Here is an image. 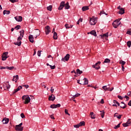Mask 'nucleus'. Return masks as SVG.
I'll return each mask as SVG.
<instances>
[{"mask_svg":"<svg viewBox=\"0 0 131 131\" xmlns=\"http://www.w3.org/2000/svg\"><path fill=\"white\" fill-rule=\"evenodd\" d=\"M20 36H19L17 38V41L16 42H14V45L15 46H18V47H20L21 46V40H22V38H23V37L24 36V31L23 30H21L20 32Z\"/></svg>","mask_w":131,"mask_h":131,"instance_id":"nucleus-1","label":"nucleus"},{"mask_svg":"<svg viewBox=\"0 0 131 131\" xmlns=\"http://www.w3.org/2000/svg\"><path fill=\"white\" fill-rule=\"evenodd\" d=\"M24 104H27L30 102V97L29 95H24L22 97Z\"/></svg>","mask_w":131,"mask_h":131,"instance_id":"nucleus-2","label":"nucleus"},{"mask_svg":"<svg viewBox=\"0 0 131 131\" xmlns=\"http://www.w3.org/2000/svg\"><path fill=\"white\" fill-rule=\"evenodd\" d=\"M23 125V123H20L18 125H15V129L16 131H22L23 130V128H24V127L22 126Z\"/></svg>","mask_w":131,"mask_h":131,"instance_id":"nucleus-3","label":"nucleus"},{"mask_svg":"<svg viewBox=\"0 0 131 131\" xmlns=\"http://www.w3.org/2000/svg\"><path fill=\"white\" fill-rule=\"evenodd\" d=\"M120 23H119V20L116 19L113 23V26L114 28H117L119 26Z\"/></svg>","mask_w":131,"mask_h":131,"instance_id":"nucleus-4","label":"nucleus"},{"mask_svg":"<svg viewBox=\"0 0 131 131\" xmlns=\"http://www.w3.org/2000/svg\"><path fill=\"white\" fill-rule=\"evenodd\" d=\"M101 64L100 61H98L97 63H95V64H93L92 66L93 68H95L96 70H98V69H100V67H99V65Z\"/></svg>","mask_w":131,"mask_h":131,"instance_id":"nucleus-5","label":"nucleus"},{"mask_svg":"<svg viewBox=\"0 0 131 131\" xmlns=\"http://www.w3.org/2000/svg\"><path fill=\"white\" fill-rule=\"evenodd\" d=\"M80 84H89V80L84 78L83 80H81Z\"/></svg>","mask_w":131,"mask_h":131,"instance_id":"nucleus-6","label":"nucleus"},{"mask_svg":"<svg viewBox=\"0 0 131 131\" xmlns=\"http://www.w3.org/2000/svg\"><path fill=\"white\" fill-rule=\"evenodd\" d=\"M96 23H97V20H96L94 17L90 18V24H91V25H95Z\"/></svg>","mask_w":131,"mask_h":131,"instance_id":"nucleus-7","label":"nucleus"},{"mask_svg":"<svg viewBox=\"0 0 131 131\" xmlns=\"http://www.w3.org/2000/svg\"><path fill=\"white\" fill-rule=\"evenodd\" d=\"M8 54H9L8 52H5L3 53L2 55V60L3 61H6L8 58Z\"/></svg>","mask_w":131,"mask_h":131,"instance_id":"nucleus-8","label":"nucleus"},{"mask_svg":"<svg viewBox=\"0 0 131 131\" xmlns=\"http://www.w3.org/2000/svg\"><path fill=\"white\" fill-rule=\"evenodd\" d=\"M70 58V55L69 54H67L64 57L62 58L61 59V61H63V62H66V61H68L69 60V58Z\"/></svg>","mask_w":131,"mask_h":131,"instance_id":"nucleus-9","label":"nucleus"},{"mask_svg":"<svg viewBox=\"0 0 131 131\" xmlns=\"http://www.w3.org/2000/svg\"><path fill=\"white\" fill-rule=\"evenodd\" d=\"M39 34H40V31L38 29H36L34 33V35L35 36V38H37V36H39Z\"/></svg>","mask_w":131,"mask_h":131,"instance_id":"nucleus-10","label":"nucleus"},{"mask_svg":"<svg viewBox=\"0 0 131 131\" xmlns=\"http://www.w3.org/2000/svg\"><path fill=\"white\" fill-rule=\"evenodd\" d=\"M45 32L47 35L49 34V33L51 32V28H50V26H47L45 27Z\"/></svg>","mask_w":131,"mask_h":131,"instance_id":"nucleus-11","label":"nucleus"},{"mask_svg":"<svg viewBox=\"0 0 131 131\" xmlns=\"http://www.w3.org/2000/svg\"><path fill=\"white\" fill-rule=\"evenodd\" d=\"M64 7H65V2L62 1L61 2L60 6L58 8V10H62L63 8H64Z\"/></svg>","mask_w":131,"mask_h":131,"instance_id":"nucleus-12","label":"nucleus"},{"mask_svg":"<svg viewBox=\"0 0 131 131\" xmlns=\"http://www.w3.org/2000/svg\"><path fill=\"white\" fill-rule=\"evenodd\" d=\"M50 107L52 108V109H55V108H59V107H61V104L60 103H58L57 104H52L50 106Z\"/></svg>","mask_w":131,"mask_h":131,"instance_id":"nucleus-13","label":"nucleus"},{"mask_svg":"<svg viewBox=\"0 0 131 131\" xmlns=\"http://www.w3.org/2000/svg\"><path fill=\"white\" fill-rule=\"evenodd\" d=\"M55 99H56V97H55V95L53 94H52L51 96H49L48 100L49 101H52L53 102H54Z\"/></svg>","mask_w":131,"mask_h":131,"instance_id":"nucleus-14","label":"nucleus"},{"mask_svg":"<svg viewBox=\"0 0 131 131\" xmlns=\"http://www.w3.org/2000/svg\"><path fill=\"white\" fill-rule=\"evenodd\" d=\"M14 18L17 22H22V20H23V18L21 16H16Z\"/></svg>","mask_w":131,"mask_h":131,"instance_id":"nucleus-15","label":"nucleus"},{"mask_svg":"<svg viewBox=\"0 0 131 131\" xmlns=\"http://www.w3.org/2000/svg\"><path fill=\"white\" fill-rule=\"evenodd\" d=\"M22 89V86H19L16 89L14 90V91L12 92L13 95H15L16 93L19 92L20 90Z\"/></svg>","mask_w":131,"mask_h":131,"instance_id":"nucleus-16","label":"nucleus"},{"mask_svg":"<svg viewBox=\"0 0 131 131\" xmlns=\"http://www.w3.org/2000/svg\"><path fill=\"white\" fill-rule=\"evenodd\" d=\"M29 39L30 42H32V43H33V42H34V40H33L34 39V38H33V35H30L29 36Z\"/></svg>","mask_w":131,"mask_h":131,"instance_id":"nucleus-17","label":"nucleus"},{"mask_svg":"<svg viewBox=\"0 0 131 131\" xmlns=\"http://www.w3.org/2000/svg\"><path fill=\"white\" fill-rule=\"evenodd\" d=\"M9 119L5 118L2 120V122L3 124H7V123H9Z\"/></svg>","mask_w":131,"mask_h":131,"instance_id":"nucleus-18","label":"nucleus"},{"mask_svg":"<svg viewBox=\"0 0 131 131\" xmlns=\"http://www.w3.org/2000/svg\"><path fill=\"white\" fill-rule=\"evenodd\" d=\"M18 79H19V76L18 75L13 76V78L12 79L13 81H15V82H17L18 81Z\"/></svg>","mask_w":131,"mask_h":131,"instance_id":"nucleus-19","label":"nucleus"},{"mask_svg":"<svg viewBox=\"0 0 131 131\" xmlns=\"http://www.w3.org/2000/svg\"><path fill=\"white\" fill-rule=\"evenodd\" d=\"M114 117H117L118 119H121V116H122V115H119L118 113H116L114 115Z\"/></svg>","mask_w":131,"mask_h":131,"instance_id":"nucleus-20","label":"nucleus"},{"mask_svg":"<svg viewBox=\"0 0 131 131\" xmlns=\"http://www.w3.org/2000/svg\"><path fill=\"white\" fill-rule=\"evenodd\" d=\"M64 7L66 10H68L70 9V6H69V3L67 2L66 4H64Z\"/></svg>","mask_w":131,"mask_h":131,"instance_id":"nucleus-21","label":"nucleus"},{"mask_svg":"<svg viewBox=\"0 0 131 131\" xmlns=\"http://www.w3.org/2000/svg\"><path fill=\"white\" fill-rule=\"evenodd\" d=\"M53 38L54 39H58V34L56 32L53 33Z\"/></svg>","mask_w":131,"mask_h":131,"instance_id":"nucleus-22","label":"nucleus"},{"mask_svg":"<svg viewBox=\"0 0 131 131\" xmlns=\"http://www.w3.org/2000/svg\"><path fill=\"white\" fill-rule=\"evenodd\" d=\"M82 10L83 12H85V11H88L89 10V6H84L82 8Z\"/></svg>","mask_w":131,"mask_h":131,"instance_id":"nucleus-23","label":"nucleus"},{"mask_svg":"<svg viewBox=\"0 0 131 131\" xmlns=\"http://www.w3.org/2000/svg\"><path fill=\"white\" fill-rule=\"evenodd\" d=\"M108 33H106L105 34H104L103 35H100L101 38H104V37H108Z\"/></svg>","mask_w":131,"mask_h":131,"instance_id":"nucleus-24","label":"nucleus"},{"mask_svg":"<svg viewBox=\"0 0 131 131\" xmlns=\"http://www.w3.org/2000/svg\"><path fill=\"white\" fill-rule=\"evenodd\" d=\"M90 34H92V35H94V36H97V32L96 31L93 30L90 32Z\"/></svg>","mask_w":131,"mask_h":131,"instance_id":"nucleus-25","label":"nucleus"},{"mask_svg":"<svg viewBox=\"0 0 131 131\" xmlns=\"http://www.w3.org/2000/svg\"><path fill=\"white\" fill-rule=\"evenodd\" d=\"M124 13V9L121 8V10L119 11V14H120L121 15H123Z\"/></svg>","mask_w":131,"mask_h":131,"instance_id":"nucleus-26","label":"nucleus"},{"mask_svg":"<svg viewBox=\"0 0 131 131\" xmlns=\"http://www.w3.org/2000/svg\"><path fill=\"white\" fill-rule=\"evenodd\" d=\"M64 26L67 29H69V28H72V26L69 25L67 24H66Z\"/></svg>","mask_w":131,"mask_h":131,"instance_id":"nucleus-27","label":"nucleus"},{"mask_svg":"<svg viewBox=\"0 0 131 131\" xmlns=\"http://www.w3.org/2000/svg\"><path fill=\"white\" fill-rule=\"evenodd\" d=\"M6 15H9L10 14V11H9V10H4L3 11V14L6 15Z\"/></svg>","mask_w":131,"mask_h":131,"instance_id":"nucleus-28","label":"nucleus"},{"mask_svg":"<svg viewBox=\"0 0 131 131\" xmlns=\"http://www.w3.org/2000/svg\"><path fill=\"white\" fill-rule=\"evenodd\" d=\"M102 89L104 91H109V89H110V88H107V85H105L102 86Z\"/></svg>","mask_w":131,"mask_h":131,"instance_id":"nucleus-29","label":"nucleus"},{"mask_svg":"<svg viewBox=\"0 0 131 131\" xmlns=\"http://www.w3.org/2000/svg\"><path fill=\"white\" fill-rule=\"evenodd\" d=\"M85 125V123L84 122V121H81L79 123V125H80V126H83Z\"/></svg>","mask_w":131,"mask_h":131,"instance_id":"nucleus-30","label":"nucleus"},{"mask_svg":"<svg viewBox=\"0 0 131 131\" xmlns=\"http://www.w3.org/2000/svg\"><path fill=\"white\" fill-rule=\"evenodd\" d=\"M77 74H82V71H80L79 69H77L76 70Z\"/></svg>","mask_w":131,"mask_h":131,"instance_id":"nucleus-31","label":"nucleus"},{"mask_svg":"<svg viewBox=\"0 0 131 131\" xmlns=\"http://www.w3.org/2000/svg\"><path fill=\"white\" fill-rule=\"evenodd\" d=\"M120 124H121V122L119 123L117 125L115 126L114 128H115V129H117V128H118V127H120Z\"/></svg>","mask_w":131,"mask_h":131,"instance_id":"nucleus-32","label":"nucleus"},{"mask_svg":"<svg viewBox=\"0 0 131 131\" xmlns=\"http://www.w3.org/2000/svg\"><path fill=\"white\" fill-rule=\"evenodd\" d=\"M110 61H111L110 59H109L108 58H106L104 60L103 63H110Z\"/></svg>","mask_w":131,"mask_h":131,"instance_id":"nucleus-33","label":"nucleus"},{"mask_svg":"<svg viewBox=\"0 0 131 131\" xmlns=\"http://www.w3.org/2000/svg\"><path fill=\"white\" fill-rule=\"evenodd\" d=\"M52 8H53V6H52V5H50V6L47 7V10H48V11H52Z\"/></svg>","mask_w":131,"mask_h":131,"instance_id":"nucleus-34","label":"nucleus"},{"mask_svg":"<svg viewBox=\"0 0 131 131\" xmlns=\"http://www.w3.org/2000/svg\"><path fill=\"white\" fill-rule=\"evenodd\" d=\"M120 64H121V66H124V65L125 64V61L123 60H121L120 61Z\"/></svg>","mask_w":131,"mask_h":131,"instance_id":"nucleus-35","label":"nucleus"},{"mask_svg":"<svg viewBox=\"0 0 131 131\" xmlns=\"http://www.w3.org/2000/svg\"><path fill=\"white\" fill-rule=\"evenodd\" d=\"M14 68V67H6V69H8V70H13Z\"/></svg>","mask_w":131,"mask_h":131,"instance_id":"nucleus-36","label":"nucleus"},{"mask_svg":"<svg viewBox=\"0 0 131 131\" xmlns=\"http://www.w3.org/2000/svg\"><path fill=\"white\" fill-rule=\"evenodd\" d=\"M10 88H11V85L9 84V85H6L5 87H4V90H9V89H10Z\"/></svg>","mask_w":131,"mask_h":131,"instance_id":"nucleus-37","label":"nucleus"},{"mask_svg":"<svg viewBox=\"0 0 131 131\" xmlns=\"http://www.w3.org/2000/svg\"><path fill=\"white\" fill-rule=\"evenodd\" d=\"M126 33L127 34H129V35H131V29H128Z\"/></svg>","mask_w":131,"mask_h":131,"instance_id":"nucleus-38","label":"nucleus"},{"mask_svg":"<svg viewBox=\"0 0 131 131\" xmlns=\"http://www.w3.org/2000/svg\"><path fill=\"white\" fill-rule=\"evenodd\" d=\"M127 46L128 47V48H130L131 46V41H128L127 42Z\"/></svg>","mask_w":131,"mask_h":131,"instance_id":"nucleus-39","label":"nucleus"},{"mask_svg":"<svg viewBox=\"0 0 131 131\" xmlns=\"http://www.w3.org/2000/svg\"><path fill=\"white\" fill-rule=\"evenodd\" d=\"M100 112H101V116L102 118H104V115L105 114V113L104 112V111H100Z\"/></svg>","mask_w":131,"mask_h":131,"instance_id":"nucleus-40","label":"nucleus"},{"mask_svg":"<svg viewBox=\"0 0 131 131\" xmlns=\"http://www.w3.org/2000/svg\"><path fill=\"white\" fill-rule=\"evenodd\" d=\"M122 125H123V126H124V127H126L127 126H129V125H128L126 123H123Z\"/></svg>","mask_w":131,"mask_h":131,"instance_id":"nucleus-41","label":"nucleus"},{"mask_svg":"<svg viewBox=\"0 0 131 131\" xmlns=\"http://www.w3.org/2000/svg\"><path fill=\"white\" fill-rule=\"evenodd\" d=\"M21 28V26L20 25H17L15 27V29H16V30H18V29H20Z\"/></svg>","mask_w":131,"mask_h":131,"instance_id":"nucleus-42","label":"nucleus"},{"mask_svg":"<svg viewBox=\"0 0 131 131\" xmlns=\"http://www.w3.org/2000/svg\"><path fill=\"white\" fill-rule=\"evenodd\" d=\"M104 14V15H107L105 12H104V11H101L100 13H99V15H103Z\"/></svg>","mask_w":131,"mask_h":131,"instance_id":"nucleus-43","label":"nucleus"},{"mask_svg":"<svg viewBox=\"0 0 131 131\" xmlns=\"http://www.w3.org/2000/svg\"><path fill=\"white\" fill-rule=\"evenodd\" d=\"M114 103L117 104L118 106H120V104H119V102L116 100H114Z\"/></svg>","mask_w":131,"mask_h":131,"instance_id":"nucleus-44","label":"nucleus"},{"mask_svg":"<svg viewBox=\"0 0 131 131\" xmlns=\"http://www.w3.org/2000/svg\"><path fill=\"white\" fill-rule=\"evenodd\" d=\"M65 114L67 115L70 116V114L68 113V110L67 109H65L64 110Z\"/></svg>","mask_w":131,"mask_h":131,"instance_id":"nucleus-45","label":"nucleus"},{"mask_svg":"<svg viewBox=\"0 0 131 131\" xmlns=\"http://www.w3.org/2000/svg\"><path fill=\"white\" fill-rule=\"evenodd\" d=\"M126 123L128 125H129V124L131 123L130 119H129L128 120V121L126 122Z\"/></svg>","mask_w":131,"mask_h":131,"instance_id":"nucleus-46","label":"nucleus"},{"mask_svg":"<svg viewBox=\"0 0 131 131\" xmlns=\"http://www.w3.org/2000/svg\"><path fill=\"white\" fill-rule=\"evenodd\" d=\"M50 67L51 69L53 70V69H55V68H56V66H52V65H50Z\"/></svg>","mask_w":131,"mask_h":131,"instance_id":"nucleus-47","label":"nucleus"},{"mask_svg":"<svg viewBox=\"0 0 131 131\" xmlns=\"http://www.w3.org/2000/svg\"><path fill=\"white\" fill-rule=\"evenodd\" d=\"M80 126L79 125V124L74 125V127H75L76 128H78Z\"/></svg>","mask_w":131,"mask_h":131,"instance_id":"nucleus-48","label":"nucleus"},{"mask_svg":"<svg viewBox=\"0 0 131 131\" xmlns=\"http://www.w3.org/2000/svg\"><path fill=\"white\" fill-rule=\"evenodd\" d=\"M11 3H17V2H18L17 0H9Z\"/></svg>","mask_w":131,"mask_h":131,"instance_id":"nucleus-49","label":"nucleus"},{"mask_svg":"<svg viewBox=\"0 0 131 131\" xmlns=\"http://www.w3.org/2000/svg\"><path fill=\"white\" fill-rule=\"evenodd\" d=\"M41 53V51H38V52H37V55H38V57H40Z\"/></svg>","mask_w":131,"mask_h":131,"instance_id":"nucleus-50","label":"nucleus"},{"mask_svg":"<svg viewBox=\"0 0 131 131\" xmlns=\"http://www.w3.org/2000/svg\"><path fill=\"white\" fill-rule=\"evenodd\" d=\"M118 99H120V100H123V98L122 97V96H120V95H118Z\"/></svg>","mask_w":131,"mask_h":131,"instance_id":"nucleus-51","label":"nucleus"},{"mask_svg":"<svg viewBox=\"0 0 131 131\" xmlns=\"http://www.w3.org/2000/svg\"><path fill=\"white\" fill-rule=\"evenodd\" d=\"M125 99H126V101H128L129 100V97L126 95L124 96Z\"/></svg>","mask_w":131,"mask_h":131,"instance_id":"nucleus-52","label":"nucleus"},{"mask_svg":"<svg viewBox=\"0 0 131 131\" xmlns=\"http://www.w3.org/2000/svg\"><path fill=\"white\" fill-rule=\"evenodd\" d=\"M20 116H21V118H25V115H24V114H23V113H21L20 114Z\"/></svg>","mask_w":131,"mask_h":131,"instance_id":"nucleus-53","label":"nucleus"},{"mask_svg":"<svg viewBox=\"0 0 131 131\" xmlns=\"http://www.w3.org/2000/svg\"><path fill=\"white\" fill-rule=\"evenodd\" d=\"M23 86H24V88H25L26 89H28L29 88V85H23Z\"/></svg>","mask_w":131,"mask_h":131,"instance_id":"nucleus-54","label":"nucleus"},{"mask_svg":"<svg viewBox=\"0 0 131 131\" xmlns=\"http://www.w3.org/2000/svg\"><path fill=\"white\" fill-rule=\"evenodd\" d=\"M0 69H7V67H1L0 66Z\"/></svg>","mask_w":131,"mask_h":131,"instance_id":"nucleus-55","label":"nucleus"},{"mask_svg":"<svg viewBox=\"0 0 131 131\" xmlns=\"http://www.w3.org/2000/svg\"><path fill=\"white\" fill-rule=\"evenodd\" d=\"M54 89H53V87L51 88V92L52 93V94H53V93H54Z\"/></svg>","mask_w":131,"mask_h":131,"instance_id":"nucleus-56","label":"nucleus"},{"mask_svg":"<svg viewBox=\"0 0 131 131\" xmlns=\"http://www.w3.org/2000/svg\"><path fill=\"white\" fill-rule=\"evenodd\" d=\"M126 104H124V106H121V108H122L123 109H125V108H126Z\"/></svg>","mask_w":131,"mask_h":131,"instance_id":"nucleus-57","label":"nucleus"},{"mask_svg":"<svg viewBox=\"0 0 131 131\" xmlns=\"http://www.w3.org/2000/svg\"><path fill=\"white\" fill-rule=\"evenodd\" d=\"M41 86H42V88H44V89H46V88H47L46 86V85H45V83H43L41 84Z\"/></svg>","mask_w":131,"mask_h":131,"instance_id":"nucleus-58","label":"nucleus"},{"mask_svg":"<svg viewBox=\"0 0 131 131\" xmlns=\"http://www.w3.org/2000/svg\"><path fill=\"white\" fill-rule=\"evenodd\" d=\"M127 95V96H129V97H131V92H128Z\"/></svg>","mask_w":131,"mask_h":131,"instance_id":"nucleus-59","label":"nucleus"},{"mask_svg":"<svg viewBox=\"0 0 131 131\" xmlns=\"http://www.w3.org/2000/svg\"><path fill=\"white\" fill-rule=\"evenodd\" d=\"M91 116V118L92 119H95L96 118L95 117V115H92V116Z\"/></svg>","mask_w":131,"mask_h":131,"instance_id":"nucleus-60","label":"nucleus"},{"mask_svg":"<svg viewBox=\"0 0 131 131\" xmlns=\"http://www.w3.org/2000/svg\"><path fill=\"white\" fill-rule=\"evenodd\" d=\"M50 117H51V119H55V117H54L53 115H51Z\"/></svg>","mask_w":131,"mask_h":131,"instance_id":"nucleus-61","label":"nucleus"},{"mask_svg":"<svg viewBox=\"0 0 131 131\" xmlns=\"http://www.w3.org/2000/svg\"><path fill=\"white\" fill-rule=\"evenodd\" d=\"M100 103H101V104H104V99H102L101 100V101H100Z\"/></svg>","mask_w":131,"mask_h":131,"instance_id":"nucleus-62","label":"nucleus"},{"mask_svg":"<svg viewBox=\"0 0 131 131\" xmlns=\"http://www.w3.org/2000/svg\"><path fill=\"white\" fill-rule=\"evenodd\" d=\"M122 66V71H124V66Z\"/></svg>","mask_w":131,"mask_h":131,"instance_id":"nucleus-63","label":"nucleus"},{"mask_svg":"<svg viewBox=\"0 0 131 131\" xmlns=\"http://www.w3.org/2000/svg\"><path fill=\"white\" fill-rule=\"evenodd\" d=\"M128 106H131V100H130V101H129V102L128 103Z\"/></svg>","mask_w":131,"mask_h":131,"instance_id":"nucleus-64","label":"nucleus"}]
</instances>
